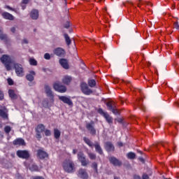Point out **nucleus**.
<instances>
[{
    "label": "nucleus",
    "instance_id": "obj_50",
    "mask_svg": "<svg viewBox=\"0 0 179 179\" xmlns=\"http://www.w3.org/2000/svg\"><path fill=\"white\" fill-rule=\"evenodd\" d=\"M10 31H11L12 33H15V32L16 31V28L12 27V28L10 29Z\"/></svg>",
    "mask_w": 179,
    "mask_h": 179
},
{
    "label": "nucleus",
    "instance_id": "obj_45",
    "mask_svg": "<svg viewBox=\"0 0 179 179\" xmlns=\"http://www.w3.org/2000/svg\"><path fill=\"white\" fill-rule=\"evenodd\" d=\"M173 26H174L175 29H176L177 30H179L178 22H174Z\"/></svg>",
    "mask_w": 179,
    "mask_h": 179
},
{
    "label": "nucleus",
    "instance_id": "obj_22",
    "mask_svg": "<svg viewBox=\"0 0 179 179\" xmlns=\"http://www.w3.org/2000/svg\"><path fill=\"white\" fill-rule=\"evenodd\" d=\"M94 146L96 153H99V155H103V148H101V146H100V143L95 141Z\"/></svg>",
    "mask_w": 179,
    "mask_h": 179
},
{
    "label": "nucleus",
    "instance_id": "obj_52",
    "mask_svg": "<svg viewBox=\"0 0 179 179\" xmlns=\"http://www.w3.org/2000/svg\"><path fill=\"white\" fill-rule=\"evenodd\" d=\"M22 3H24L25 5L29 3V0H22Z\"/></svg>",
    "mask_w": 179,
    "mask_h": 179
},
{
    "label": "nucleus",
    "instance_id": "obj_11",
    "mask_svg": "<svg viewBox=\"0 0 179 179\" xmlns=\"http://www.w3.org/2000/svg\"><path fill=\"white\" fill-rule=\"evenodd\" d=\"M17 156L20 159H27L30 157V152L29 151L24 150H18L17 151Z\"/></svg>",
    "mask_w": 179,
    "mask_h": 179
},
{
    "label": "nucleus",
    "instance_id": "obj_49",
    "mask_svg": "<svg viewBox=\"0 0 179 179\" xmlns=\"http://www.w3.org/2000/svg\"><path fill=\"white\" fill-rule=\"evenodd\" d=\"M117 145L119 148H122V146H124V143H122V142H117Z\"/></svg>",
    "mask_w": 179,
    "mask_h": 179
},
{
    "label": "nucleus",
    "instance_id": "obj_5",
    "mask_svg": "<svg viewBox=\"0 0 179 179\" xmlns=\"http://www.w3.org/2000/svg\"><path fill=\"white\" fill-rule=\"evenodd\" d=\"M80 88L83 94H85L86 96H90V94L93 93V90L89 88V85L86 83H81Z\"/></svg>",
    "mask_w": 179,
    "mask_h": 179
},
{
    "label": "nucleus",
    "instance_id": "obj_21",
    "mask_svg": "<svg viewBox=\"0 0 179 179\" xmlns=\"http://www.w3.org/2000/svg\"><path fill=\"white\" fill-rule=\"evenodd\" d=\"M78 176L79 177H80V178L83 179H87L89 177V176L87 175V172H86V170L83 169H80L78 171Z\"/></svg>",
    "mask_w": 179,
    "mask_h": 179
},
{
    "label": "nucleus",
    "instance_id": "obj_16",
    "mask_svg": "<svg viewBox=\"0 0 179 179\" xmlns=\"http://www.w3.org/2000/svg\"><path fill=\"white\" fill-rule=\"evenodd\" d=\"M105 150L106 152H114L115 150V147H114V144L110 141H107L104 145Z\"/></svg>",
    "mask_w": 179,
    "mask_h": 179
},
{
    "label": "nucleus",
    "instance_id": "obj_54",
    "mask_svg": "<svg viewBox=\"0 0 179 179\" xmlns=\"http://www.w3.org/2000/svg\"><path fill=\"white\" fill-rule=\"evenodd\" d=\"M78 153V150L73 149V155H76Z\"/></svg>",
    "mask_w": 179,
    "mask_h": 179
},
{
    "label": "nucleus",
    "instance_id": "obj_55",
    "mask_svg": "<svg viewBox=\"0 0 179 179\" xmlns=\"http://www.w3.org/2000/svg\"><path fill=\"white\" fill-rule=\"evenodd\" d=\"M117 122H122V119H121V118L118 119Z\"/></svg>",
    "mask_w": 179,
    "mask_h": 179
},
{
    "label": "nucleus",
    "instance_id": "obj_27",
    "mask_svg": "<svg viewBox=\"0 0 179 179\" xmlns=\"http://www.w3.org/2000/svg\"><path fill=\"white\" fill-rule=\"evenodd\" d=\"M8 94H9L10 99H12L13 100H16V99H17V95L15 94V90H9Z\"/></svg>",
    "mask_w": 179,
    "mask_h": 179
},
{
    "label": "nucleus",
    "instance_id": "obj_25",
    "mask_svg": "<svg viewBox=\"0 0 179 179\" xmlns=\"http://www.w3.org/2000/svg\"><path fill=\"white\" fill-rule=\"evenodd\" d=\"M30 17L33 20H37L38 19V10H32L30 13Z\"/></svg>",
    "mask_w": 179,
    "mask_h": 179
},
{
    "label": "nucleus",
    "instance_id": "obj_48",
    "mask_svg": "<svg viewBox=\"0 0 179 179\" xmlns=\"http://www.w3.org/2000/svg\"><path fill=\"white\" fill-rule=\"evenodd\" d=\"M22 44H29V41H27V39H24L22 41Z\"/></svg>",
    "mask_w": 179,
    "mask_h": 179
},
{
    "label": "nucleus",
    "instance_id": "obj_18",
    "mask_svg": "<svg viewBox=\"0 0 179 179\" xmlns=\"http://www.w3.org/2000/svg\"><path fill=\"white\" fill-rule=\"evenodd\" d=\"M53 52L57 57H64L65 55V50L62 48H57L54 50Z\"/></svg>",
    "mask_w": 179,
    "mask_h": 179
},
{
    "label": "nucleus",
    "instance_id": "obj_58",
    "mask_svg": "<svg viewBox=\"0 0 179 179\" xmlns=\"http://www.w3.org/2000/svg\"><path fill=\"white\" fill-rule=\"evenodd\" d=\"M0 138H3V135H2L0 132Z\"/></svg>",
    "mask_w": 179,
    "mask_h": 179
},
{
    "label": "nucleus",
    "instance_id": "obj_56",
    "mask_svg": "<svg viewBox=\"0 0 179 179\" xmlns=\"http://www.w3.org/2000/svg\"><path fill=\"white\" fill-rule=\"evenodd\" d=\"M22 8L23 10H24V9H26V6H22Z\"/></svg>",
    "mask_w": 179,
    "mask_h": 179
},
{
    "label": "nucleus",
    "instance_id": "obj_28",
    "mask_svg": "<svg viewBox=\"0 0 179 179\" xmlns=\"http://www.w3.org/2000/svg\"><path fill=\"white\" fill-rule=\"evenodd\" d=\"M83 141L87 145H88V146H90V148H93L94 146L93 142H92V141H90L87 137H84Z\"/></svg>",
    "mask_w": 179,
    "mask_h": 179
},
{
    "label": "nucleus",
    "instance_id": "obj_39",
    "mask_svg": "<svg viewBox=\"0 0 179 179\" xmlns=\"http://www.w3.org/2000/svg\"><path fill=\"white\" fill-rule=\"evenodd\" d=\"M45 136H51V131L49 129H45Z\"/></svg>",
    "mask_w": 179,
    "mask_h": 179
},
{
    "label": "nucleus",
    "instance_id": "obj_15",
    "mask_svg": "<svg viewBox=\"0 0 179 179\" xmlns=\"http://www.w3.org/2000/svg\"><path fill=\"white\" fill-rule=\"evenodd\" d=\"M59 100H61V101H63L65 104H68V106H73V102H72V100L67 96H58Z\"/></svg>",
    "mask_w": 179,
    "mask_h": 179
},
{
    "label": "nucleus",
    "instance_id": "obj_1",
    "mask_svg": "<svg viewBox=\"0 0 179 179\" xmlns=\"http://www.w3.org/2000/svg\"><path fill=\"white\" fill-rule=\"evenodd\" d=\"M62 168L66 173L69 174L76 171V165H75V162L72 159H65L62 162Z\"/></svg>",
    "mask_w": 179,
    "mask_h": 179
},
{
    "label": "nucleus",
    "instance_id": "obj_42",
    "mask_svg": "<svg viewBox=\"0 0 179 179\" xmlns=\"http://www.w3.org/2000/svg\"><path fill=\"white\" fill-rule=\"evenodd\" d=\"M64 27H65V29H69V27H71V22H69V21H67V22L64 24Z\"/></svg>",
    "mask_w": 179,
    "mask_h": 179
},
{
    "label": "nucleus",
    "instance_id": "obj_19",
    "mask_svg": "<svg viewBox=\"0 0 179 179\" xmlns=\"http://www.w3.org/2000/svg\"><path fill=\"white\" fill-rule=\"evenodd\" d=\"M13 145L15 146H24V145H26V142H24L23 138H17L13 141Z\"/></svg>",
    "mask_w": 179,
    "mask_h": 179
},
{
    "label": "nucleus",
    "instance_id": "obj_14",
    "mask_svg": "<svg viewBox=\"0 0 179 179\" xmlns=\"http://www.w3.org/2000/svg\"><path fill=\"white\" fill-rule=\"evenodd\" d=\"M45 129V126L44 124H39L36 128V138L37 139H41V132H44Z\"/></svg>",
    "mask_w": 179,
    "mask_h": 179
},
{
    "label": "nucleus",
    "instance_id": "obj_24",
    "mask_svg": "<svg viewBox=\"0 0 179 179\" xmlns=\"http://www.w3.org/2000/svg\"><path fill=\"white\" fill-rule=\"evenodd\" d=\"M34 76H36V72L31 71L29 73L27 74L26 79L29 82H33L34 80Z\"/></svg>",
    "mask_w": 179,
    "mask_h": 179
},
{
    "label": "nucleus",
    "instance_id": "obj_32",
    "mask_svg": "<svg viewBox=\"0 0 179 179\" xmlns=\"http://www.w3.org/2000/svg\"><path fill=\"white\" fill-rule=\"evenodd\" d=\"M87 155L89 159H90V160H96V154L93 153V152H87Z\"/></svg>",
    "mask_w": 179,
    "mask_h": 179
},
{
    "label": "nucleus",
    "instance_id": "obj_3",
    "mask_svg": "<svg viewBox=\"0 0 179 179\" xmlns=\"http://www.w3.org/2000/svg\"><path fill=\"white\" fill-rule=\"evenodd\" d=\"M44 89H45V94L47 95L48 97L50 99V103L47 102L45 107H51V106L54 104V92H52V90L51 89V87H50V85H45Z\"/></svg>",
    "mask_w": 179,
    "mask_h": 179
},
{
    "label": "nucleus",
    "instance_id": "obj_41",
    "mask_svg": "<svg viewBox=\"0 0 179 179\" xmlns=\"http://www.w3.org/2000/svg\"><path fill=\"white\" fill-rule=\"evenodd\" d=\"M92 169L95 170L96 173H97V163L93 162L92 163Z\"/></svg>",
    "mask_w": 179,
    "mask_h": 179
},
{
    "label": "nucleus",
    "instance_id": "obj_44",
    "mask_svg": "<svg viewBox=\"0 0 179 179\" xmlns=\"http://www.w3.org/2000/svg\"><path fill=\"white\" fill-rule=\"evenodd\" d=\"M8 83L10 85V86H12V85H13V80H12V78H8Z\"/></svg>",
    "mask_w": 179,
    "mask_h": 179
},
{
    "label": "nucleus",
    "instance_id": "obj_51",
    "mask_svg": "<svg viewBox=\"0 0 179 179\" xmlns=\"http://www.w3.org/2000/svg\"><path fill=\"white\" fill-rule=\"evenodd\" d=\"M134 179H141V176H138V175H134Z\"/></svg>",
    "mask_w": 179,
    "mask_h": 179
},
{
    "label": "nucleus",
    "instance_id": "obj_9",
    "mask_svg": "<svg viewBox=\"0 0 179 179\" xmlns=\"http://www.w3.org/2000/svg\"><path fill=\"white\" fill-rule=\"evenodd\" d=\"M53 89L59 93H65L66 92V87L59 84V83H55L53 84Z\"/></svg>",
    "mask_w": 179,
    "mask_h": 179
},
{
    "label": "nucleus",
    "instance_id": "obj_13",
    "mask_svg": "<svg viewBox=\"0 0 179 179\" xmlns=\"http://www.w3.org/2000/svg\"><path fill=\"white\" fill-rule=\"evenodd\" d=\"M36 152V156L41 160H44V159L48 157V153L41 149L38 150Z\"/></svg>",
    "mask_w": 179,
    "mask_h": 179
},
{
    "label": "nucleus",
    "instance_id": "obj_35",
    "mask_svg": "<svg viewBox=\"0 0 179 179\" xmlns=\"http://www.w3.org/2000/svg\"><path fill=\"white\" fill-rule=\"evenodd\" d=\"M137 106H138V108H140L143 111H145V106L142 104V103H141V101H139L137 103Z\"/></svg>",
    "mask_w": 179,
    "mask_h": 179
},
{
    "label": "nucleus",
    "instance_id": "obj_26",
    "mask_svg": "<svg viewBox=\"0 0 179 179\" xmlns=\"http://www.w3.org/2000/svg\"><path fill=\"white\" fill-rule=\"evenodd\" d=\"M62 82L64 85H69L72 82V77L66 76L62 78Z\"/></svg>",
    "mask_w": 179,
    "mask_h": 179
},
{
    "label": "nucleus",
    "instance_id": "obj_61",
    "mask_svg": "<svg viewBox=\"0 0 179 179\" xmlns=\"http://www.w3.org/2000/svg\"><path fill=\"white\" fill-rule=\"evenodd\" d=\"M148 5H152V3H149Z\"/></svg>",
    "mask_w": 179,
    "mask_h": 179
},
{
    "label": "nucleus",
    "instance_id": "obj_63",
    "mask_svg": "<svg viewBox=\"0 0 179 179\" xmlns=\"http://www.w3.org/2000/svg\"><path fill=\"white\" fill-rule=\"evenodd\" d=\"M102 0H99V2H101Z\"/></svg>",
    "mask_w": 179,
    "mask_h": 179
},
{
    "label": "nucleus",
    "instance_id": "obj_2",
    "mask_svg": "<svg viewBox=\"0 0 179 179\" xmlns=\"http://www.w3.org/2000/svg\"><path fill=\"white\" fill-rule=\"evenodd\" d=\"M0 60L1 62L4 64L6 71H10L12 69V66L10 65H14L15 64V59H13V57L8 55H2V57L0 58Z\"/></svg>",
    "mask_w": 179,
    "mask_h": 179
},
{
    "label": "nucleus",
    "instance_id": "obj_57",
    "mask_svg": "<svg viewBox=\"0 0 179 179\" xmlns=\"http://www.w3.org/2000/svg\"><path fill=\"white\" fill-rule=\"evenodd\" d=\"M114 179H121V178H120V177L115 176Z\"/></svg>",
    "mask_w": 179,
    "mask_h": 179
},
{
    "label": "nucleus",
    "instance_id": "obj_33",
    "mask_svg": "<svg viewBox=\"0 0 179 179\" xmlns=\"http://www.w3.org/2000/svg\"><path fill=\"white\" fill-rule=\"evenodd\" d=\"M29 169L31 170V171H38V166L36 164H32Z\"/></svg>",
    "mask_w": 179,
    "mask_h": 179
},
{
    "label": "nucleus",
    "instance_id": "obj_10",
    "mask_svg": "<svg viewBox=\"0 0 179 179\" xmlns=\"http://www.w3.org/2000/svg\"><path fill=\"white\" fill-rule=\"evenodd\" d=\"M9 110L6 108V106H1L0 108V117L3 118V120H8V114Z\"/></svg>",
    "mask_w": 179,
    "mask_h": 179
},
{
    "label": "nucleus",
    "instance_id": "obj_36",
    "mask_svg": "<svg viewBox=\"0 0 179 179\" xmlns=\"http://www.w3.org/2000/svg\"><path fill=\"white\" fill-rule=\"evenodd\" d=\"M29 63H30V65H34V66H36V65H37V61L34 59H30Z\"/></svg>",
    "mask_w": 179,
    "mask_h": 179
},
{
    "label": "nucleus",
    "instance_id": "obj_7",
    "mask_svg": "<svg viewBox=\"0 0 179 179\" xmlns=\"http://www.w3.org/2000/svg\"><path fill=\"white\" fill-rule=\"evenodd\" d=\"M98 113L103 115L108 124H113V117L110 116L108 113H105L101 108L98 109Z\"/></svg>",
    "mask_w": 179,
    "mask_h": 179
},
{
    "label": "nucleus",
    "instance_id": "obj_6",
    "mask_svg": "<svg viewBox=\"0 0 179 179\" xmlns=\"http://www.w3.org/2000/svg\"><path fill=\"white\" fill-rule=\"evenodd\" d=\"M106 106L108 107V110L110 111H112L115 115H118L120 114V111L116 108L115 103L113 101H110L106 103Z\"/></svg>",
    "mask_w": 179,
    "mask_h": 179
},
{
    "label": "nucleus",
    "instance_id": "obj_59",
    "mask_svg": "<svg viewBox=\"0 0 179 179\" xmlns=\"http://www.w3.org/2000/svg\"><path fill=\"white\" fill-rule=\"evenodd\" d=\"M160 145H162V146H164V143H161Z\"/></svg>",
    "mask_w": 179,
    "mask_h": 179
},
{
    "label": "nucleus",
    "instance_id": "obj_29",
    "mask_svg": "<svg viewBox=\"0 0 179 179\" xmlns=\"http://www.w3.org/2000/svg\"><path fill=\"white\" fill-rule=\"evenodd\" d=\"M64 39H65L66 45H71V44H72V41L71 40V38L69 37L68 34H64Z\"/></svg>",
    "mask_w": 179,
    "mask_h": 179
},
{
    "label": "nucleus",
    "instance_id": "obj_23",
    "mask_svg": "<svg viewBox=\"0 0 179 179\" xmlns=\"http://www.w3.org/2000/svg\"><path fill=\"white\" fill-rule=\"evenodd\" d=\"M59 64L64 69H69V64H68V60L66 59H61L59 60Z\"/></svg>",
    "mask_w": 179,
    "mask_h": 179
},
{
    "label": "nucleus",
    "instance_id": "obj_30",
    "mask_svg": "<svg viewBox=\"0 0 179 179\" xmlns=\"http://www.w3.org/2000/svg\"><path fill=\"white\" fill-rule=\"evenodd\" d=\"M87 83L90 87H96V83L94 79H89Z\"/></svg>",
    "mask_w": 179,
    "mask_h": 179
},
{
    "label": "nucleus",
    "instance_id": "obj_8",
    "mask_svg": "<svg viewBox=\"0 0 179 179\" xmlns=\"http://www.w3.org/2000/svg\"><path fill=\"white\" fill-rule=\"evenodd\" d=\"M14 68L15 70V73L17 75V76H20L22 77L23 76L24 74V71H23V66H22V64H14Z\"/></svg>",
    "mask_w": 179,
    "mask_h": 179
},
{
    "label": "nucleus",
    "instance_id": "obj_34",
    "mask_svg": "<svg viewBox=\"0 0 179 179\" xmlns=\"http://www.w3.org/2000/svg\"><path fill=\"white\" fill-rule=\"evenodd\" d=\"M128 159H134L136 157V155L134 152H129L127 154Z\"/></svg>",
    "mask_w": 179,
    "mask_h": 179
},
{
    "label": "nucleus",
    "instance_id": "obj_38",
    "mask_svg": "<svg viewBox=\"0 0 179 179\" xmlns=\"http://www.w3.org/2000/svg\"><path fill=\"white\" fill-rule=\"evenodd\" d=\"M8 38V36L6 34H0V40H6Z\"/></svg>",
    "mask_w": 179,
    "mask_h": 179
},
{
    "label": "nucleus",
    "instance_id": "obj_37",
    "mask_svg": "<svg viewBox=\"0 0 179 179\" xmlns=\"http://www.w3.org/2000/svg\"><path fill=\"white\" fill-rule=\"evenodd\" d=\"M4 131H5L6 134H9V132H10V131H12V128H10V126H6L4 128Z\"/></svg>",
    "mask_w": 179,
    "mask_h": 179
},
{
    "label": "nucleus",
    "instance_id": "obj_17",
    "mask_svg": "<svg viewBox=\"0 0 179 179\" xmlns=\"http://www.w3.org/2000/svg\"><path fill=\"white\" fill-rule=\"evenodd\" d=\"M109 162L111 163V164H113V166H120L122 165V162H121V161L118 160V159L115 157H109Z\"/></svg>",
    "mask_w": 179,
    "mask_h": 179
},
{
    "label": "nucleus",
    "instance_id": "obj_12",
    "mask_svg": "<svg viewBox=\"0 0 179 179\" xmlns=\"http://www.w3.org/2000/svg\"><path fill=\"white\" fill-rule=\"evenodd\" d=\"M86 128L89 131L90 134L92 136L96 135V129L94 128V122L91 121V122L86 124Z\"/></svg>",
    "mask_w": 179,
    "mask_h": 179
},
{
    "label": "nucleus",
    "instance_id": "obj_62",
    "mask_svg": "<svg viewBox=\"0 0 179 179\" xmlns=\"http://www.w3.org/2000/svg\"><path fill=\"white\" fill-rule=\"evenodd\" d=\"M138 153H142V152L141 151H138Z\"/></svg>",
    "mask_w": 179,
    "mask_h": 179
},
{
    "label": "nucleus",
    "instance_id": "obj_60",
    "mask_svg": "<svg viewBox=\"0 0 179 179\" xmlns=\"http://www.w3.org/2000/svg\"><path fill=\"white\" fill-rule=\"evenodd\" d=\"M0 128H2V124H0Z\"/></svg>",
    "mask_w": 179,
    "mask_h": 179
},
{
    "label": "nucleus",
    "instance_id": "obj_47",
    "mask_svg": "<svg viewBox=\"0 0 179 179\" xmlns=\"http://www.w3.org/2000/svg\"><path fill=\"white\" fill-rule=\"evenodd\" d=\"M6 9H9L10 10H13V11H15V9L11 8L10 6H6Z\"/></svg>",
    "mask_w": 179,
    "mask_h": 179
},
{
    "label": "nucleus",
    "instance_id": "obj_20",
    "mask_svg": "<svg viewBox=\"0 0 179 179\" xmlns=\"http://www.w3.org/2000/svg\"><path fill=\"white\" fill-rule=\"evenodd\" d=\"M1 16L3 19H6V20H15V17L8 12H3L1 13Z\"/></svg>",
    "mask_w": 179,
    "mask_h": 179
},
{
    "label": "nucleus",
    "instance_id": "obj_46",
    "mask_svg": "<svg viewBox=\"0 0 179 179\" xmlns=\"http://www.w3.org/2000/svg\"><path fill=\"white\" fill-rule=\"evenodd\" d=\"M3 100V92L0 90V101Z\"/></svg>",
    "mask_w": 179,
    "mask_h": 179
},
{
    "label": "nucleus",
    "instance_id": "obj_53",
    "mask_svg": "<svg viewBox=\"0 0 179 179\" xmlns=\"http://www.w3.org/2000/svg\"><path fill=\"white\" fill-rule=\"evenodd\" d=\"M143 4V3L142 2V0H139V3H138V8L141 7V5Z\"/></svg>",
    "mask_w": 179,
    "mask_h": 179
},
{
    "label": "nucleus",
    "instance_id": "obj_43",
    "mask_svg": "<svg viewBox=\"0 0 179 179\" xmlns=\"http://www.w3.org/2000/svg\"><path fill=\"white\" fill-rule=\"evenodd\" d=\"M142 178L143 179H150V178L149 177V175L146 174V173H143L142 176Z\"/></svg>",
    "mask_w": 179,
    "mask_h": 179
},
{
    "label": "nucleus",
    "instance_id": "obj_31",
    "mask_svg": "<svg viewBox=\"0 0 179 179\" xmlns=\"http://www.w3.org/2000/svg\"><path fill=\"white\" fill-rule=\"evenodd\" d=\"M54 136L55 139H59L61 136V131L58 129H54Z\"/></svg>",
    "mask_w": 179,
    "mask_h": 179
},
{
    "label": "nucleus",
    "instance_id": "obj_4",
    "mask_svg": "<svg viewBox=\"0 0 179 179\" xmlns=\"http://www.w3.org/2000/svg\"><path fill=\"white\" fill-rule=\"evenodd\" d=\"M78 160L81 163V166L83 167H86L87 164H89L90 162L89 159H86V155L83 152H79L77 155Z\"/></svg>",
    "mask_w": 179,
    "mask_h": 179
},
{
    "label": "nucleus",
    "instance_id": "obj_40",
    "mask_svg": "<svg viewBox=\"0 0 179 179\" xmlns=\"http://www.w3.org/2000/svg\"><path fill=\"white\" fill-rule=\"evenodd\" d=\"M44 58L45 59H51V55H50V53H45L44 55Z\"/></svg>",
    "mask_w": 179,
    "mask_h": 179
}]
</instances>
